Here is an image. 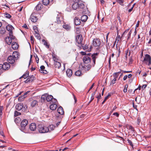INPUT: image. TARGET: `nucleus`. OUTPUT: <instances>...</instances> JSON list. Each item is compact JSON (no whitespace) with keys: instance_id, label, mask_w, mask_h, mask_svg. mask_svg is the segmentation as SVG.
Returning a JSON list of instances; mask_svg holds the SVG:
<instances>
[{"instance_id":"nucleus-1","label":"nucleus","mask_w":151,"mask_h":151,"mask_svg":"<svg viewBox=\"0 0 151 151\" xmlns=\"http://www.w3.org/2000/svg\"><path fill=\"white\" fill-rule=\"evenodd\" d=\"M53 97L51 95H47V94H44L42 95L41 97V98L43 100L46 99L47 101H51L53 103H55L56 102L57 100L53 99Z\"/></svg>"},{"instance_id":"nucleus-2","label":"nucleus","mask_w":151,"mask_h":151,"mask_svg":"<svg viewBox=\"0 0 151 151\" xmlns=\"http://www.w3.org/2000/svg\"><path fill=\"white\" fill-rule=\"evenodd\" d=\"M151 57L148 54H146L145 55L144 60H142V63L148 65H150L151 64Z\"/></svg>"},{"instance_id":"nucleus-3","label":"nucleus","mask_w":151,"mask_h":151,"mask_svg":"<svg viewBox=\"0 0 151 151\" xmlns=\"http://www.w3.org/2000/svg\"><path fill=\"white\" fill-rule=\"evenodd\" d=\"M38 130L40 133H42L49 132V129L46 127H44L41 125H39L38 126Z\"/></svg>"},{"instance_id":"nucleus-4","label":"nucleus","mask_w":151,"mask_h":151,"mask_svg":"<svg viewBox=\"0 0 151 151\" xmlns=\"http://www.w3.org/2000/svg\"><path fill=\"white\" fill-rule=\"evenodd\" d=\"M76 45L78 46L81 48V45L82 43L83 38L82 36L81 35H78L76 37Z\"/></svg>"},{"instance_id":"nucleus-5","label":"nucleus","mask_w":151,"mask_h":151,"mask_svg":"<svg viewBox=\"0 0 151 151\" xmlns=\"http://www.w3.org/2000/svg\"><path fill=\"white\" fill-rule=\"evenodd\" d=\"M15 107L17 110L20 111L22 109L24 110H26L27 107L26 105L24 106L22 103H19L16 104Z\"/></svg>"},{"instance_id":"nucleus-6","label":"nucleus","mask_w":151,"mask_h":151,"mask_svg":"<svg viewBox=\"0 0 151 151\" xmlns=\"http://www.w3.org/2000/svg\"><path fill=\"white\" fill-rule=\"evenodd\" d=\"M90 53H88L87 55L85 56L83 58V61L85 64H89L91 63V58L89 56Z\"/></svg>"},{"instance_id":"nucleus-7","label":"nucleus","mask_w":151,"mask_h":151,"mask_svg":"<svg viewBox=\"0 0 151 151\" xmlns=\"http://www.w3.org/2000/svg\"><path fill=\"white\" fill-rule=\"evenodd\" d=\"M55 15L57 16V20L58 24L60 23L61 22V19H62V14L60 13L56 12L55 13Z\"/></svg>"},{"instance_id":"nucleus-8","label":"nucleus","mask_w":151,"mask_h":151,"mask_svg":"<svg viewBox=\"0 0 151 151\" xmlns=\"http://www.w3.org/2000/svg\"><path fill=\"white\" fill-rule=\"evenodd\" d=\"M101 42L99 39H96L93 40V44L95 47H98L101 45Z\"/></svg>"},{"instance_id":"nucleus-9","label":"nucleus","mask_w":151,"mask_h":151,"mask_svg":"<svg viewBox=\"0 0 151 151\" xmlns=\"http://www.w3.org/2000/svg\"><path fill=\"white\" fill-rule=\"evenodd\" d=\"M6 29L9 31V35H11L12 33V30L14 29L13 27L11 25L9 24L6 26Z\"/></svg>"},{"instance_id":"nucleus-10","label":"nucleus","mask_w":151,"mask_h":151,"mask_svg":"<svg viewBox=\"0 0 151 151\" xmlns=\"http://www.w3.org/2000/svg\"><path fill=\"white\" fill-rule=\"evenodd\" d=\"M2 69L4 70H6L9 69L10 68V65L9 63H4L3 65H2Z\"/></svg>"},{"instance_id":"nucleus-11","label":"nucleus","mask_w":151,"mask_h":151,"mask_svg":"<svg viewBox=\"0 0 151 151\" xmlns=\"http://www.w3.org/2000/svg\"><path fill=\"white\" fill-rule=\"evenodd\" d=\"M16 59L14 58L13 56H9L7 59V61L9 63L11 64H13L15 62Z\"/></svg>"},{"instance_id":"nucleus-12","label":"nucleus","mask_w":151,"mask_h":151,"mask_svg":"<svg viewBox=\"0 0 151 151\" xmlns=\"http://www.w3.org/2000/svg\"><path fill=\"white\" fill-rule=\"evenodd\" d=\"M91 65L90 64H88L87 65H84L82 66V70H84L86 71H88L91 68Z\"/></svg>"},{"instance_id":"nucleus-13","label":"nucleus","mask_w":151,"mask_h":151,"mask_svg":"<svg viewBox=\"0 0 151 151\" xmlns=\"http://www.w3.org/2000/svg\"><path fill=\"white\" fill-rule=\"evenodd\" d=\"M98 54V53H94L91 55L92 59L93 60V66H94L95 64L96 60L97 58Z\"/></svg>"},{"instance_id":"nucleus-14","label":"nucleus","mask_w":151,"mask_h":151,"mask_svg":"<svg viewBox=\"0 0 151 151\" xmlns=\"http://www.w3.org/2000/svg\"><path fill=\"white\" fill-rule=\"evenodd\" d=\"M28 123V121L25 119H23L21 123V126L22 127L24 128Z\"/></svg>"},{"instance_id":"nucleus-15","label":"nucleus","mask_w":151,"mask_h":151,"mask_svg":"<svg viewBox=\"0 0 151 151\" xmlns=\"http://www.w3.org/2000/svg\"><path fill=\"white\" fill-rule=\"evenodd\" d=\"M30 130L32 131H34L36 128V124L35 123H31L29 126Z\"/></svg>"},{"instance_id":"nucleus-16","label":"nucleus","mask_w":151,"mask_h":151,"mask_svg":"<svg viewBox=\"0 0 151 151\" xmlns=\"http://www.w3.org/2000/svg\"><path fill=\"white\" fill-rule=\"evenodd\" d=\"M18 45L15 42H13L12 44V47L14 50H17L18 47Z\"/></svg>"},{"instance_id":"nucleus-17","label":"nucleus","mask_w":151,"mask_h":151,"mask_svg":"<svg viewBox=\"0 0 151 151\" xmlns=\"http://www.w3.org/2000/svg\"><path fill=\"white\" fill-rule=\"evenodd\" d=\"M5 41L8 45H10L12 42V39L9 36L7 37L6 38Z\"/></svg>"},{"instance_id":"nucleus-18","label":"nucleus","mask_w":151,"mask_h":151,"mask_svg":"<svg viewBox=\"0 0 151 151\" xmlns=\"http://www.w3.org/2000/svg\"><path fill=\"white\" fill-rule=\"evenodd\" d=\"M75 24L76 25H80L81 23V22L79 19L77 17H76L74 19Z\"/></svg>"},{"instance_id":"nucleus-19","label":"nucleus","mask_w":151,"mask_h":151,"mask_svg":"<svg viewBox=\"0 0 151 151\" xmlns=\"http://www.w3.org/2000/svg\"><path fill=\"white\" fill-rule=\"evenodd\" d=\"M45 67L43 65H42L40 67V69L39 70L40 72L42 73L46 74L47 71L45 70Z\"/></svg>"},{"instance_id":"nucleus-20","label":"nucleus","mask_w":151,"mask_h":151,"mask_svg":"<svg viewBox=\"0 0 151 151\" xmlns=\"http://www.w3.org/2000/svg\"><path fill=\"white\" fill-rule=\"evenodd\" d=\"M79 4L77 2H74L72 4V7L74 10H76L79 7Z\"/></svg>"},{"instance_id":"nucleus-21","label":"nucleus","mask_w":151,"mask_h":151,"mask_svg":"<svg viewBox=\"0 0 151 151\" xmlns=\"http://www.w3.org/2000/svg\"><path fill=\"white\" fill-rule=\"evenodd\" d=\"M57 111L58 113L62 115L64 113L63 109L61 106H60L58 107Z\"/></svg>"},{"instance_id":"nucleus-22","label":"nucleus","mask_w":151,"mask_h":151,"mask_svg":"<svg viewBox=\"0 0 151 151\" xmlns=\"http://www.w3.org/2000/svg\"><path fill=\"white\" fill-rule=\"evenodd\" d=\"M63 27L64 29H66L67 31L70 30L71 29L70 26L68 24H63Z\"/></svg>"},{"instance_id":"nucleus-23","label":"nucleus","mask_w":151,"mask_h":151,"mask_svg":"<svg viewBox=\"0 0 151 151\" xmlns=\"http://www.w3.org/2000/svg\"><path fill=\"white\" fill-rule=\"evenodd\" d=\"M38 102L36 100L33 101L31 103V105L32 107H34L38 105Z\"/></svg>"},{"instance_id":"nucleus-24","label":"nucleus","mask_w":151,"mask_h":151,"mask_svg":"<svg viewBox=\"0 0 151 151\" xmlns=\"http://www.w3.org/2000/svg\"><path fill=\"white\" fill-rule=\"evenodd\" d=\"M57 107V105L56 104H51L50 106V109L52 110H54L56 109Z\"/></svg>"},{"instance_id":"nucleus-25","label":"nucleus","mask_w":151,"mask_h":151,"mask_svg":"<svg viewBox=\"0 0 151 151\" xmlns=\"http://www.w3.org/2000/svg\"><path fill=\"white\" fill-rule=\"evenodd\" d=\"M67 75L69 77H70L72 74V71L70 69H68L66 71Z\"/></svg>"},{"instance_id":"nucleus-26","label":"nucleus","mask_w":151,"mask_h":151,"mask_svg":"<svg viewBox=\"0 0 151 151\" xmlns=\"http://www.w3.org/2000/svg\"><path fill=\"white\" fill-rule=\"evenodd\" d=\"M19 56V54L16 51H15V52H13L12 56H13L14 58L16 60H17Z\"/></svg>"},{"instance_id":"nucleus-27","label":"nucleus","mask_w":151,"mask_h":151,"mask_svg":"<svg viewBox=\"0 0 151 151\" xmlns=\"http://www.w3.org/2000/svg\"><path fill=\"white\" fill-rule=\"evenodd\" d=\"M88 16L86 15L82 16L81 18V20L83 22H85L88 19Z\"/></svg>"},{"instance_id":"nucleus-28","label":"nucleus","mask_w":151,"mask_h":151,"mask_svg":"<svg viewBox=\"0 0 151 151\" xmlns=\"http://www.w3.org/2000/svg\"><path fill=\"white\" fill-rule=\"evenodd\" d=\"M52 58L55 63L56 62L58 61L59 59L58 57L55 55L53 54L52 55Z\"/></svg>"},{"instance_id":"nucleus-29","label":"nucleus","mask_w":151,"mask_h":151,"mask_svg":"<svg viewBox=\"0 0 151 151\" xmlns=\"http://www.w3.org/2000/svg\"><path fill=\"white\" fill-rule=\"evenodd\" d=\"M31 19L32 22H36L37 19L36 16L34 15H31Z\"/></svg>"},{"instance_id":"nucleus-30","label":"nucleus","mask_w":151,"mask_h":151,"mask_svg":"<svg viewBox=\"0 0 151 151\" xmlns=\"http://www.w3.org/2000/svg\"><path fill=\"white\" fill-rule=\"evenodd\" d=\"M55 127V126H54L53 124L49 126L48 127H47L49 129V132H50L51 131L53 130Z\"/></svg>"},{"instance_id":"nucleus-31","label":"nucleus","mask_w":151,"mask_h":151,"mask_svg":"<svg viewBox=\"0 0 151 151\" xmlns=\"http://www.w3.org/2000/svg\"><path fill=\"white\" fill-rule=\"evenodd\" d=\"M54 65L55 68H59L61 66V63L59 62V61L55 62L54 63Z\"/></svg>"},{"instance_id":"nucleus-32","label":"nucleus","mask_w":151,"mask_h":151,"mask_svg":"<svg viewBox=\"0 0 151 151\" xmlns=\"http://www.w3.org/2000/svg\"><path fill=\"white\" fill-rule=\"evenodd\" d=\"M28 78V79H29V80H30V82H31L33 80H35L36 79V78L34 76L32 75L31 76H29Z\"/></svg>"},{"instance_id":"nucleus-33","label":"nucleus","mask_w":151,"mask_h":151,"mask_svg":"<svg viewBox=\"0 0 151 151\" xmlns=\"http://www.w3.org/2000/svg\"><path fill=\"white\" fill-rule=\"evenodd\" d=\"M42 3L45 5H47L49 3V0H42Z\"/></svg>"},{"instance_id":"nucleus-34","label":"nucleus","mask_w":151,"mask_h":151,"mask_svg":"<svg viewBox=\"0 0 151 151\" xmlns=\"http://www.w3.org/2000/svg\"><path fill=\"white\" fill-rule=\"evenodd\" d=\"M29 76V73L28 72H27L25 74H24L22 76H21L20 79H21L22 78H24L25 79L27 78Z\"/></svg>"},{"instance_id":"nucleus-35","label":"nucleus","mask_w":151,"mask_h":151,"mask_svg":"<svg viewBox=\"0 0 151 151\" xmlns=\"http://www.w3.org/2000/svg\"><path fill=\"white\" fill-rule=\"evenodd\" d=\"M5 31V29L4 28L2 27L0 29V33L1 34H4Z\"/></svg>"},{"instance_id":"nucleus-36","label":"nucleus","mask_w":151,"mask_h":151,"mask_svg":"<svg viewBox=\"0 0 151 151\" xmlns=\"http://www.w3.org/2000/svg\"><path fill=\"white\" fill-rule=\"evenodd\" d=\"M26 97L24 96H21L18 98V100L19 101H21L23 100Z\"/></svg>"},{"instance_id":"nucleus-37","label":"nucleus","mask_w":151,"mask_h":151,"mask_svg":"<svg viewBox=\"0 0 151 151\" xmlns=\"http://www.w3.org/2000/svg\"><path fill=\"white\" fill-rule=\"evenodd\" d=\"M129 30V29H126L125 31L123 33V34H122L121 37L122 38V37H125V36L126 35L128 32Z\"/></svg>"},{"instance_id":"nucleus-38","label":"nucleus","mask_w":151,"mask_h":151,"mask_svg":"<svg viewBox=\"0 0 151 151\" xmlns=\"http://www.w3.org/2000/svg\"><path fill=\"white\" fill-rule=\"evenodd\" d=\"M81 71L79 70L76 71L75 73V75L77 76H80L81 75Z\"/></svg>"},{"instance_id":"nucleus-39","label":"nucleus","mask_w":151,"mask_h":151,"mask_svg":"<svg viewBox=\"0 0 151 151\" xmlns=\"http://www.w3.org/2000/svg\"><path fill=\"white\" fill-rule=\"evenodd\" d=\"M84 45L82 43L80 45L81 47L82 46L83 47V48L84 50H86L88 48V46L86 45H85L84 46H83Z\"/></svg>"},{"instance_id":"nucleus-40","label":"nucleus","mask_w":151,"mask_h":151,"mask_svg":"<svg viewBox=\"0 0 151 151\" xmlns=\"http://www.w3.org/2000/svg\"><path fill=\"white\" fill-rule=\"evenodd\" d=\"M4 17L7 18L9 19L11 17V15L7 13H6L4 14Z\"/></svg>"},{"instance_id":"nucleus-41","label":"nucleus","mask_w":151,"mask_h":151,"mask_svg":"<svg viewBox=\"0 0 151 151\" xmlns=\"http://www.w3.org/2000/svg\"><path fill=\"white\" fill-rule=\"evenodd\" d=\"M132 33V31L131 30L127 34V39L129 40L131 36V35Z\"/></svg>"},{"instance_id":"nucleus-42","label":"nucleus","mask_w":151,"mask_h":151,"mask_svg":"<svg viewBox=\"0 0 151 151\" xmlns=\"http://www.w3.org/2000/svg\"><path fill=\"white\" fill-rule=\"evenodd\" d=\"M21 114L20 112H18L17 111H15L14 112V116H17L20 115Z\"/></svg>"},{"instance_id":"nucleus-43","label":"nucleus","mask_w":151,"mask_h":151,"mask_svg":"<svg viewBox=\"0 0 151 151\" xmlns=\"http://www.w3.org/2000/svg\"><path fill=\"white\" fill-rule=\"evenodd\" d=\"M42 5L40 4H38L36 6L37 9L38 10H40L41 8H42Z\"/></svg>"},{"instance_id":"nucleus-44","label":"nucleus","mask_w":151,"mask_h":151,"mask_svg":"<svg viewBox=\"0 0 151 151\" xmlns=\"http://www.w3.org/2000/svg\"><path fill=\"white\" fill-rule=\"evenodd\" d=\"M116 78H114L113 79L111 82V85L114 84L115 83V82L116 81Z\"/></svg>"},{"instance_id":"nucleus-45","label":"nucleus","mask_w":151,"mask_h":151,"mask_svg":"<svg viewBox=\"0 0 151 151\" xmlns=\"http://www.w3.org/2000/svg\"><path fill=\"white\" fill-rule=\"evenodd\" d=\"M131 47L132 49V50H134L136 48L137 46L134 45H132L131 46Z\"/></svg>"},{"instance_id":"nucleus-46","label":"nucleus","mask_w":151,"mask_h":151,"mask_svg":"<svg viewBox=\"0 0 151 151\" xmlns=\"http://www.w3.org/2000/svg\"><path fill=\"white\" fill-rule=\"evenodd\" d=\"M110 96V95H108L106 97H105L104 100L103 101V102L102 103V104H103L104 102H105L106 100L108 98V97Z\"/></svg>"},{"instance_id":"nucleus-47","label":"nucleus","mask_w":151,"mask_h":151,"mask_svg":"<svg viewBox=\"0 0 151 151\" xmlns=\"http://www.w3.org/2000/svg\"><path fill=\"white\" fill-rule=\"evenodd\" d=\"M42 41L44 42V45H46L48 47V48L49 46L48 45L47 42L44 40L43 39L42 40Z\"/></svg>"},{"instance_id":"nucleus-48","label":"nucleus","mask_w":151,"mask_h":151,"mask_svg":"<svg viewBox=\"0 0 151 151\" xmlns=\"http://www.w3.org/2000/svg\"><path fill=\"white\" fill-rule=\"evenodd\" d=\"M33 29H34V30L35 31V33H37V32H38V29H37V27L36 26H35L34 27H33Z\"/></svg>"},{"instance_id":"nucleus-49","label":"nucleus","mask_w":151,"mask_h":151,"mask_svg":"<svg viewBox=\"0 0 151 151\" xmlns=\"http://www.w3.org/2000/svg\"><path fill=\"white\" fill-rule=\"evenodd\" d=\"M12 33H12L11 35H9V37H10L12 39V40H13L15 39V37L14 36H13V35H12Z\"/></svg>"},{"instance_id":"nucleus-50","label":"nucleus","mask_w":151,"mask_h":151,"mask_svg":"<svg viewBox=\"0 0 151 151\" xmlns=\"http://www.w3.org/2000/svg\"><path fill=\"white\" fill-rule=\"evenodd\" d=\"M124 0H117V1L118 3L121 5L124 2Z\"/></svg>"},{"instance_id":"nucleus-51","label":"nucleus","mask_w":151,"mask_h":151,"mask_svg":"<svg viewBox=\"0 0 151 151\" xmlns=\"http://www.w3.org/2000/svg\"><path fill=\"white\" fill-rule=\"evenodd\" d=\"M34 38L32 36H31L30 37V40L31 41V42L32 43H34Z\"/></svg>"},{"instance_id":"nucleus-52","label":"nucleus","mask_w":151,"mask_h":151,"mask_svg":"<svg viewBox=\"0 0 151 151\" xmlns=\"http://www.w3.org/2000/svg\"><path fill=\"white\" fill-rule=\"evenodd\" d=\"M118 74L116 73H114L113 74V76L114 78H116L118 77Z\"/></svg>"},{"instance_id":"nucleus-53","label":"nucleus","mask_w":151,"mask_h":151,"mask_svg":"<svg viewBox=\"0 0 151 151\" xmlns=\"http://www.w3.org/2000/svg\"><path fill=\"white\" fill-rule=\"evenodd\" d=\"M140 121H141V120H140V119L139 118H138L137 119V123L138 125H139V124Z\"/></svg>"},{"instance_id":"nucleus-54","label":"nucleus","mask_w":151,"mask_h":151,"mask_svg":"<svg viewBox=\"0 0 151 151\" xmlns=\"http://www.w3.org/2000/svg\"><path fill=\"white\" fill-rule=\"evenodd\" d=\"M35 36L36 37H37V38H38L39 37V34L38 32L37 33H35Z\"/></svg>"},{"instance_id":"nucleus-55","label":"nucleus","mask_w":151,"mask_h":151,"mask_svg":"<svg viewBox=\"0 0 151 151\" xmlns=\"http://www.w3.org/2000/svg\"><path fill=\"white\" fill-rule=\"evenodd\" d=\"M128 143H129V144L131 146H132L133 145L132 143V142L131 141H130V140H128Z\"/></svg>"},{"instance_id":"nucleus-56","label":"nucleus","mask_w":151,"mask_h":151,"mask_svg":"<svg viewBox=\"0 0 151 151\" xmlns=\"http://www.w3.org/2000/svg\"><path fill=\"white\" fill-rule=\"evenodd\" d=\"M146 87H147V85L146 84H144L142 86V89L143 90Z\"/></svg>"},{"instance_id":"nucleus-57","label":"nucleus","mask_w":151,"mask_h":151,"mask_svg":"<svg viewBox=\"0 0 151 151\" xmlns=\"http://www.w3.org/2000/svg\"><path fill=\"white\" fill-rule=\"evenodd\" d=\"M24 82L25 83H28L30 82V80H29V79H28V78L24 81Z\"/></svg>"},{"instance_id":"nucleus-58","label":"nucleus","mask_w":151,"mask_h":151,"mask_svg":"<svg viewBox=\"0 0 151 151\" xmlns=\"http://www.w3.org/2000/svg\"><path fill=\"white\" fill-rule=\"evenodd\" d=\"M101 94L100 93L99 94V95L98 96L96 97V98L98 99V101H97L98 102V101H99V99L101 98Z\"/></svg>"},{"instance_id":"nucleus-59","label":"nucleus","mask_w":151,"mask_h":151,"mask_svg":"<svg viewBox=\"0 0 151 151\" xmlns=\"http://www.w3.org/2000/svg\"><path fill=\"white\" fill-rule=\"evenodd\" d=\"M81 53L82 55H85V56H86V55H86V52H81Z\"/></svg>"},{"instance_id":"nucleus-60","label":"nucleus","mask_w":151,"mask_h":151,"mask_svg":"<svg viewBox=\"0 0 151 151\" xmlns=\"http://www.w3.org/2000/svg\"><path fill=\"white\" fill-rule=\"evenodd\" d=\"M53 24H50V28L51 29V30H54V29H53L52 27V26H53Z\"/></svg>"},{"instance_id":"nucleus-61","label":"nucleus","mask_w":151,"mask_h":151,"mask_svg":"<svg viewBox=\"0 0 151 151\" xmlns=\"http://www.w3.org/2000/svg\"><path fill=\"white\" fill-rule=\"evenodd\" d=\"M133 8H134V6H132L131 7V8L129 10L128 12H131V11L133 10Z\"/></svg>"},{"instance_id":"nucleus-62","label":"nucleus","mask_w":151,"mask_h":151,"mask_svg":"<svg viewBox=\"0 0 151 151\" xmlns=\"http://www.w3.org/2000/svg\"><path fill=\"white\" fill-rule=\"evenodd\" d=\"M113 115H115L117 117H118L119 116V114L117 112L114 113H113Z\"/></svg>"},{"instance_id":"nucleus-63","label":"nucleus","mask_w":151,"mask_h":151,"mask_svg":"<svg viewBox=\"0 0 151 151\" xmlns=\"http://www.w3.org/2000/svg\"><path fill=\"white\" fill-rule=\"evenodd\" d=\"M139 21H138L137 22V23L136 24V29H136V28L137 27H138L139 26Z\"/></svg>"},{"instance_id":"nucleus-64","label":"nucleus","mask_w":151,"mask_h":151,"mask_svg":"<svg viewBox=\"0 0 151 151\" xmlns=\"http://www.w3.org/2000/svg\"><path fill=\"white\" fill-rule=\"evenodd\" d=\"M60 122H57L56 124V126H55V127H58V126H59V125L60 124Z\"/></svg>"}]
</instances>
